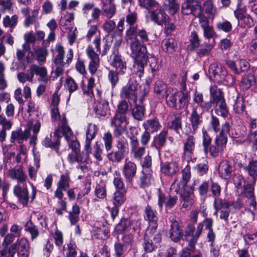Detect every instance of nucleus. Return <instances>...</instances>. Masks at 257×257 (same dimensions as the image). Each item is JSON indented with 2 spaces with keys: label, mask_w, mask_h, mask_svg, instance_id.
<instances>
[{
  "label": "nucleus",
  "mask_w": 257,
  "mask_h": 257,
  "mask_svg": "<svg viewBox=\"0 0 257 257\" xmlns=\"http://www.w3.org/2000/svg\"><path fill=\"white\" fill-rule=\"evenodd\" d=\"M193 2L192 0H185L182 5V13L184 15H189L192 14L193 16L197 17V15L199 14L200 9H198V8L200 7V6L196 5H193Z\"/></svg>",
  "instance_id": "26"
},
{
  "label": "nucleus",
  "mask_w": 257,
  "mask_h": 257,
  "mask_svg": "<svg viewBox=\"0 0 257 257\" xmlns=\"http://www.w3.org/2000/svg\"><path fill=\"white\" fill-rule=\"evenodd\" d=\"M97 132V126L94 124H89L86 133L84 146L85 154L80 152L69 153L67 156V161L69 163L72 164L76 162L84 163L88 159L90 154L92 153L91 141L95 137Z\"/></svg>",
  "instance_id": "3"
},
{
  "label": "nucleus",
  "mask_w": 257,
  "mask_h": 257,
  "mask_svg": "<svg viewBox=\"0 0 257 257\" xmlns=\"http://www.w3.org/2000/svg\"><path fill=\"white\" fill-rule=\"evenodd\" d=\"M141 223L138 219H131L128 218H121L116 226V229L119 233L123 232L135 233L140 229Z\"/></svg>",
  "instance_id": "13"
},
{
  "label": "nucleus",
  "mask_w": 257,
  "mask_h": 257,
  "mask_svg": "<svg viewBox=\"0 0 257 257\" xmlns=\"http://www.w3.org/2000/svg\"><path fill=\"white\" fill-rule=\"evenodd\" d=\"M188 94L187 93H183L180 96L179 93L175 91L172 93H167L165 98L166 103L169 107H173L175 109H180L187 106L188 104Z\"/></svg>",
  "instance_id": "9"
},
{
  "label": "nucleus",
  "mask_w": 257,
  "mask_h": 257,
  "mask_svg": "<svg viewBox=\"0 0 257 257\" xmlns=\"http://www.w3.org/2000/svg\"><path fill=\"white\" fill-rule=\"evenodd\" d=\"M177 44L174 39L171 38L164 40L162 42V48L165 52L168 53H174Z\"/></svg>",
  "instance_id": "38"
},
{
  "label": "nucleus",
  "mask_w": 257,
  "mask_h": 257,
  "mask_svg": "<svg viewBox=\"0 0 257 257\" xmlns=\"http://www.w3.org/2000/svg\"><path fill=\"white\" fill-rule=\"evenodd\" d=\"M127 246L120 242L119 240L114 244V250L115 257H122L126 250Z\"/></svg>",
  "instance_id": "55"
},
{
  "label": "nucleus",
  "mask_w": 257,
  "mask_h": 257,
  "mask_svg": "<svg viewBox=\"0 0 257 257\" xmlns=\"http://www.w3.org/2000/svg\"><path fill=\"white\" fill-rule=\"evenodd\" d=\"M189 41L190 44L187 46V49L190 52L194 51L200 46L198 35L194 31L191 33Z\"/></svg>",
  "instance_id": "44"
},
{
  "label": "nucleus",
  "mask_w": 257,
  "mask_h": 257,
  "mask_svg": "<svg viewBox=\"0 0 257 257\" xmlns=\"http://www.w3.org/2000/svg\"><path fill=\"white\" fill-rule=\"evenodd\" d=\"M174 118L168 123V127L173 130L175 132L180 134V130L182 128V118L178 114L174 115Z\"/></svg>",
  "instance_id": "42"
},
{
  "label": "nucleus",
  "mask_w": 257,
  "mask_h": 257,
  "mask_svg": "<svg viewBox=\"0 0 257 257\" xmlns=\"http://www.w3.org/2000/svg\"><path fill=\"white\" fill-rule=\"evenodd\" d=\"M61 127L63 132V136L65 137L69 148L72 150L73 152L77 153L80 152V145L79 142L76 140V137L74 136L71 129L68 125L67 121L65 116L61 119Z\"/></svg>",
  "instance_id": "11"
},
{
  "label": "nucleus",
  "mask_w": 257,
  "mask_h": 257,
  "mask_svg": "<svg viewBox=\"0 0 257 257\" xmlns=\"http://www.w3.org/2000/svg\"><path fill=\"white\" fill-rule=\"evenodd\" d=\"M167 135L168 131L163 130L155 138L154 146L157 150L160 151L165 146Z\"/></svg>",
  "instance_id": "39"
},
{
  "label": "nucleus",
  "mask_w": 257,
  "mask_h": 257,
  "mask_svg": "<svg viewBox=\"0 0 257 257\" xmlns=\"http://www.w3.org/2000/svg\"><path fill=\"white\" fill-rule=\"evenodd\" d=\"M215 104V111L218 114L224 117H226L228 114V110L225 103V99L214 103Z\"/></svg>",
  "instance_id": "45"
},
{
  "label": "nucleus",
  "mask_w": 257,
  "mask_h": 257,
  "mask_svg": "<svg viewBox=\"0 0 257 257\" xmlns=\"http://www.w3.org/2000/svg\"><path fill=\"white\" fill-rule=\"evenodd\" d=\"M106 151H109L112 149V136L110 133L107 132L104 134L102 138Z\"/></svg>",
  "instance_id": "63"
},
{
  "label": "nucleus",
  "mask_w": 257,
  "mask_h": 257,
  "mask_svg": "<svg viewBox=\"0 0 257 257\" xmlns=\"http://www.w3.org/2000/svg\"><path fill=\"white\" fill-rule=\"evenodd\" d=\"M34 52L37 56V60L39 62H45L46 56L48 55V51L46 48L35 49Z\"/></svg>",
  "instance_id": "57"
},
{
  "label": "nucleus",
  "mask_w": 257,
  "mask_h": 257,
  "mask_svg": "<svg viewBox=\"0 0 257 257\" xmlns=\"http://www.w3.org/2000/svg\"><path fill=\"white\" fill-rule=\"evenodd\" d=\"M65 81V86L68 90L70 94H71L72 92H74L78 89V86L77 84L72 77H69L67 78Z\"/></svg>",
  "instance_id": "64"
},
{
  "label": "nucleus",
  "mask_w": 257,
  "mask_h": 257,
  "mask_svg": "<svg viewBox=\"0 0 257 257\" xmlns=\"http://www.w3.org/2000/svg\"><path fill=\"white\" fill-rule=\"evenodd\" d=\"M149 235L146 233L144 237L143 247L144 250L147 252H151L155 249L156 246L149 238Z\"/></svg>",
  "instance_id": "53"
},
{
  "label": "nucleus",
  "mask_w": 257,
  "mask_h": 257,
  "mask_svg": "<svg viewBox=\"0 0 257 257\" xmlns=\"http://www.w3.org/2000/svg\"><path fill=\"white\" fill-rule=\"evenodd\" d=\"M184 191L180 193V201L182 203V207L185 208L190 207L194 203V194L193 191H187L184 188Z\"/></svg>",
  "instance_id": "30"
},
{
  "label": "nucleus",
  "mask_w": 257,
  "mask_h": 257,
  "mask_svg": "<svg viewBox=\"0 0 257 257\" xmlns=\"http://www.w3.org/2000/svg\"><path fill=\"white\" fill-rule=\"evenodd\" d=\"M130 140L131 152L133 158L136 160H140L145 153V147H140L139 140L135 136L130 137Z\"/></svg>",
  "instance_id": "18"
},
{
  "label": "nucleus",
  "mask_w": 257,
  "mask_h": 257,
  "mask_svg": "<svg viewBox=\"0 0 257 257\" xmlns=\"http://www.w3.org/2000/svg\"><path fill=\"white\" fill-rule=\"evenodd\" d=\"M64 55H56L54 59V62L56 67L55 73L57 77L62 74L64 71L63 66L65 63L64 61Z\"/></svg>",
  "instance_id": "43"
},
{
  "label": "nucleus",
  "mask_w": 257,
  "mask_h": 257,
  "mask_svg": "<svg viewBox=\"0 0 257 257\" xmlns=\"http://www.w3.org/2000/svg\"><path fill=\"white\" fill-rule=\"evenodd\" d=\"M210 97L209 102H211V108L214 103L220 101L224 99L223 93L220 88H218L216 85L211 86L210 87Z\"/></svg>",
  "instance_id": "34"
},
{
  "label": "nucleus",
  "mask_w": 257,
  "mask_h": 257,
  "mask_svg": "<svg viewBox=\"0 0 257 257\" xmlns=\"http://www.w3.org/2000/svg\"><path fill=\"white\" fill-rule=\"evenodd\" d=\"M128 103L125 99L120 101L117 104L115 113L125 115L128 109Z\"/></svg>",
  "instance_id": "54"
},
{
  "label": "nucleus",
  "mask_w": 257,
  "mask_h": 257,
  "mask_svg": "<svg viewBox=\"0 0 257 257\" xmlns=\"http://www.w3.org/2000/svg\"><path fill=\"white\" fill-rule=\"evenodd\" d=\"M179 170L178 164L176 162L165 163L161 165V171L167 176H172Z\"/></svg>",
  "instance_id": "31"
},
{
  "label": "nucleus",
  "mask_w": 257,
  "mask_h": 257,
  "mask_svg": "<svg viewBox=\"0 0 257 257\" xmlns=\"http://www.w3.org/2000/svg\"><path fill=\"white\" fill-rule=\"evenodd\" d=\"M70 178L68 174L66 173L61 175L57 182V187L66 191L70 187Z\"/></svg>",
  "instance_id": "48"
},
{
  "label": "nucleus",
  "mask_w": 257,
  "mask_h": 257,
  "mask_svg": "<svg viewBox=\"0 0 257 257\" xmlns=\"http://www.w3.org/2000/svg\"><path fill=\"white\" fill-rule=\"evenodd\" d=\"M170 238L174 242H178L183 236L182 226L178 222L175 221L171 225L169 231Z\"/></svg>",
  "instance_id": "24"
},
{
  "label": "nucleus",
  "mask_w": 257,
  "mask_h": 257,
  "mask_svg": "<svg viewBox=\"0 0 257 257\" xmlns=\"http://www.w3.org/2000/svg\"><path fill=\"white\" fill-rule=\"evenodd\" d=\"M244 170L248 173L249 182L255 184L257 180V160H250Z\"/></svg>",
  "instance_id": "25"
},
{
  "label": "nucleus",
  "mask_w": 257,
  "mask_h": 257,
  "mask_svg": "<svg viewBox=\"0 0 257 257\" xmlns=\"http://www.w3.org/2000/svg\"><path fill=\"white\" fill-rule=\"evenodd\" d=\"M18 22V17L16 15H14L10 17L7 15L4 17L3 20V24L5 28H10L11 32L17 26Z\"/></svg>",
  "instance_id": "40"
},
{
  "label": "nucleus",
  "mask_w": 257,
  "mask_h": 257,
  "mask_svg": "<svg viewBox=\"0 0 257 257\" xmlns=\"http://www.w3.org/2000/svg\"><path fill=\"white\" fill-rule=\"evenodd\" d=\"M216 27L218 31H222L226 33L231 31L232 29L231 23L227 21H223L217 23Z\"/></svg>",
  "instance_id": "62"
},
{
  "label": "nucleus",
  "mask_w": 257,
  "mask_h": 257,
  "mask_svg": "<svg viewBox=\"0 0 257 257\" xmlns=\"http://www.w3.org/2000/svg\"><path fill=\"white\" fill-rule=\"evenodd\" d=\"M233 106V110L235 113L238 114L242 113L245 109V105L243 98L239 97H237Z\"/></svg>",
  "instance_id": "59"
},
{
  "label": "nucleus",
  "mask_w": 257,
  "mask_h": 257,
  "mask_svg": "<svg viewBox=\"0 0 257 257\" xmlns=\"http://www.w3.org/2000/svg\"><path fill=\"white\" fill-rule=\"evenodd\" d=\"M137 36L140 39L134 41L131 44L132 55L134 59V72L139 77H141L144 72V67L147 64L148 56L146 47L142 43L149 41V37L147 31L144 29H137Z\"/></svg>",
  "instance_id": "2"
},
{
  "label": "nucleus",
  "mask_w": 257,
  "mask_h": 257,
  "mask_svg": "<svg viewBox=\"0 0 257 257\" xmlns=\"http://www.w3.org/2000/svg\"><path fill=\"white\" fill-rule=\"evenodd\" d=\"M231 206V202L219 198H215L213 202V207L216 210L215 215L217 214L218 211L223 209H227Z\"/></svg>",
  "instance_id": "46"
},
{
  "label": "nucleus",
  "mask_w": 257,
  "mask_h": 257,
  "mask_svg": "<svg viewBox=\"0 0 257 257\" xmlns=\"http://www.w3.org/2000/svg\"><path fill=\"white\" fill-rule=\"evenodd\" d=\"M102 4V15L107 19H111L115 14L116 6L112 2H108L107 0H101Z\"/></svg>",
  "instance_id": "28"
},
{
  "label": "nucleus",
  "mask_w": 257,
  "mask_h": 257,
  "mask_svg": "<svg viewBox=\"0 0 257 257\" xmlns=\"http://www.w3.org/2000/svg\"><path fill=\"white\" fill-rule=\"evenodd\" d=\"M31 70L33 72V75L35 74L40 77V80L43 82L47 83L49 80L47 70L44 67L39 66L36 64L31 65Z\"/></svg>",
  "instance_id": "33"
},
{
  "label": "nucleus",
  "mask_w": 257,
  "mask_h": 257,
  "mask_svg": "<svg viewBox=\"0 0 257 257\" xmlns=\"http://www.w3.org/2000/svg\"><path fill=\"white\" fill-rule=\"evenodd\" d=\"M126 121V115H120L115 113L110 122L111 126L113 128V134L115 138H119L125 132L126 126L122 124Z\"/></svg>",
  "instance_id": "15"
},
{
  "label": "nucleus",
  "mask_w": 257,
  "mask_h": 257,
  "mask_svg": "<svg viewBox=\"0 0 257 257\" xmlns=\"http://www.w3.org/2000/svg\"><path fill=\"white\" fill-rule=\"evenodd\" d=\"M24 227L25 231L31 234L32 240L37 238L39 235L40 233L38 228L33 223L31 219L26 223Z\"/></svg>",
  "instance_id": "41"
},
{
  "label": "nucleus",
  "mask_w": 257,
  "mask_h": 257,
  "mask_svg": "<svg viewBox=\"0 0 257 257\" xmlns=\"http://www.w3.org/2000/svg\"><path fill=\"white\" fill-rule=\"evenodd\" d=\"M215 42L213 40L212 42L204 43L200 48L196 49V53L199 57L208 56L214 47Z\"/></svg>",
  "instance_id": "37"
},
{
  "label": "nucleus",
  "mask_w": 257,
  "mask_h": 257,
  "mask_svg": "<svg viewBox=\"0 0 257 257\" xmlns=\"http://www.w3.org/2000/svg\"><path fill=\"white\" fill-rule=\"evenodd\" d=\"M137 14L135 12L130 13L126 16V22L130 25L126 31L127 36H133L137 32V27L135 26L137 21Z\"/></svg>",
  "instance_id": "32"
},
{
  "label": "nucleus",
  "mask_w": 257,
  "mask_h": 257,
  "mask_svg": "<svg viewBox=\"0 0 257 257\" xmlns=\"http://www.w3.org/2000/svg\"><path fill=\"white\" fill-rule=\"evenodd\" d=\"M137 167L136 163L126 159L122 168V173L126 182L132 183L137 173Z\"/></svg>",
  "instance_id": "17"
},
{
  "label": "nucleus",
  "mask_w": 257,
  "mask_h": 257,
  "mask_svg": "<svg viewBox=\"0 0 257 257\" xmlns=\"http://www.w3.org/2000/svg\"><path fill=\"white\" fill-rule=\"evenodd\" d=\"M150 18L152 21L158 25H162L167 23L169 17L164 10L157 9L150 12Z\"/></svg>",
  "instance_id": "21"
},
{
  "label": "nucleus",
  "mask_w": 257,
  "mask_h": 257,
  "mask_svg": "<svg viewBox=\"0 0 257 257\" xmlns=\"http://www.w3.org/2000/svg\"><path fill=\"white\" fill-rule=\"evenodd\" d=\"M182 180L180 184L179 185V182H177V180H175L171 185V189H174L176 192H178L180 190L181 186L182 188H185L190 179L191 171L190 167L189 165H187L182 171Z\"/></svg>",
  "instance_id": "20"
},
{
  "label": "nucleus",
  "mask_w": 257,
  "mask_h": 257,
  "mask_svg": "<svg viewBox=\"0 0 257 257\" xmlns=\"http://www.w3.org/2000/svg\"><path fill=\"white\" fill-rule=\"evenodd\" d=\"M183 146L184 153L185 155H190L193 153L195 146V138L194 135L188 134Z\"/></svg>",
  "instance_id": "36"
},
{
  "label": "nucleus",
  "mask_w": 257,
  "mask_h": 257,
  "mask_svg": "<svg viewBox=\"0 0 257 257\" xmlns=\"http://www.w3.org/2000/svg\"><path fill=\"white\" fill-rule=\"evenodd\" d=\"M255 184L252 182H249L248 184L244 185L242 195L246 198L255 196L254 194V186Z\"/></svg>",
  "instance_id": "58"
},
{
  "label": "nucleus",
  "mask_w": 257,
  "mask_h": 257,
  "mask_svg": "<svg viewBox=\"0 0 257 257\" xmlns=\"http://www.w3.org/2000/svg\"><path fill=\"white\" fill-rule=\"evenodd\" d=\"M143 126L146 131H149L150 133L157 132L161 126L158 119L156 117L145 121L144 122Z\"/></svg>",
  "instance_id": "35"
},
{
  "label": "nucleus",
  "mask_w": 257,
  "mask_h": 257,
  "mask_svg": "<svg viewBox=\"0 0 257 257\" xmlns=\"http://www.w3.org/2000/svg\"><path fill=\"white\" fill-rule=\"evenodd\" d=\"M203 112H199L197 110V107H193L189 117L190 125H186L184 127L186 134L195 135L197 133L203 122Z\"/></svg>",
  "instance_id": "10"
},
{
  "label": "nucleus",
  "mask_w": 257,
  "mask_h": 257,
  "mask_svg": "<svg viewBox=\"0 0 257 257\" xmlns=\"http://www.w3.org/2000/svg\"><path fill=\"white\" fill-rule=\"evenodd\" d=\"M121 98L127 99L130 104L137 102L138 99V85L136 82L128 83L123 86L120 92Z\"/></svg>",
  "instance_id": "14"
},
{
  "label": "nucleus",
  "mask_w": 257,
  "mask_h": 257,
  "mask_svg": "<svg viewBox=\"0 0 257 257\" xmlns=\"http://www.w3.org/2000/svg\"><path fill=\"white\" fill-rule=\"evenodd\" d=\"M121 40L118 39L115 41L112 50V54L110 56V64L118 71L120 74L123 75L126 70V62L121 59L119 54L118 49L121 44Z\"/></svg>",
  "instance_id": "8"
},
{
  "label": "nucleus",
  "mask_w": 257,
  "mask_h": 257,
  "mask_svg": "<svg viewBox=\"0 0 257 257\" xmlns=\"http://www.w3.org/2000/svg\"><path fill=\"white\" fill-rule=\"evenodd\" d=\"M194 224L189 223L186 228L185 232V239L188 242V245L190 249L195 247V245L197 243L198 238L202 233L203 224L202 223H199L195 230Z\"/></svg>",
  "instance_id": "12"
},
{
  "label": "nucleus",
  "mask_w": 257,
  "mask_h": 257,
  "mask_svg": "<svg viewBox=\"0 0 257 257\" xmlns=\"http://www.w3.org/2000/svg\"><path fill=\"white\" fill-rule=\"evenodd\" d=\"M97 92L99 99L95 103L94 111L99 118L104 117L110 114L109 100L111 99L113 93L109 91L102 93L98 89Z\"/></svg>",
  "instance_id": "6"
},
{
  "label": "nucleus",
  "mask_w": 257,
  "mask_h": 257,
  "mask_svg": "<svg viewBox=\"0 0 257 257\" xmlns=\"http://www.w3.org/2000/svg\"><path fill=\"white\" fill-rule=\"evenodd\" d=\"M218 173L220 176L224 179H227L232 171L231 163L227 160L222 161L218 166Z\"/></svg>",
  "instance_id": "27"
},
{
  "label": "nucleus",
  "mask_w": 257,
  "mask_h": 257,
  "mask_svg": "<svg viewBox=\"0 0 257 257\" xmlns=\"http://www.w3.org/2000/svg\"><path fill=\"white\" fill-rule=\"evenodd\" d=\"M193 101L195 103L197 104L198 106L200 107L202 111H209L211 109V102L205 101L204 100L203 95L202 93L198 92L196 91L193 94Z\"/></svg>",
  "instance_id": "23"
},
{
  "label": "nucleus",
  "mask_w": 257,
  "mask_h": 257,
  "mask_svg": "<svg viewBox=\"0 0 257 257\" xmlns=\"http://www.w3.org/2000/svg\"><path fill=\"white\" fill-rule=\"evenodd\" d=\"M17 78L20 82L23 83L27 81L32 82L33 81L34 75L33 72L31 70V66L28 70V72L27 73L24 72L19 73L17 74Z\"/></svg>",
  "instance_id": "50"
},
{
  "label": "nucleus",
  "mask_w": 257,
  "mask_h": 257,
  "mask_svg": "<svg viewBox=\"0 0 257 257\" xmlns=\"http://www.w3.org/2000/svg\"><path fill=\"white\" fill-rule=\"evenodd\" d=\"M125 190L116 191L113 194L112 202L114 205L120 206L124 201Z\"/></svg>",
  "instance_id": "51"
},
{
  "label": "nucleus",
  "mask_w": 257,
  "mask_h": 257,
  "mask_svg": "<svg viewBox=\"0 0 257 257\" xmlns=\"http://www.w3.org/2000/svg\"><path fill=\"white\" fill-rule=\"evenodd\" d=\"M246 140L251 144L252 150L257 152V130L249 131L246 137Z\"/></svg>",
  "instance_id": "52"
},
{
  "label": "nucleus",
  "mask_w": 257,
  "mask_h": 257,
  "mask_svg": "<svg viewBox=\"0 0 257 257\" xmlns=\"http://www.w3.org/2000/svg\"><path fill=\"white\" fill-rule=\"evenodd\" d=\"M255 82L254 76L251 75H247L242 78L240 86L243 89H248Z\"/></svg>",
  "instance_id": "56"
},
{
  "label": "nucleus",
  "mask_w": 257,
  "mask_h": 257,
  "mask_svg": "<svg viewBox=\"0 0 257 257\" xmlns=\"http://www.w3.org/2000/svg\"><path fill=\"white\" fill-rule=\"evenodd\" d=\"M8 176L12 180L17 181V184L14 186L13 193L18 198L19 202L24 206H27L29 201L32 202L36 198L37 189L33 184H31L32 192L29 195L26 184L27 176L22 166L18 165L11 168L8 171Z\"/></svg>",
  "instance_id": "1"
},
{
  "label": "nucleus",
  "mask_w": 257,
  "mask_h": 257,
  "mask_svg": "<svg viewBox=\"0 0 257 257\" xmlns=\"http://www.w3.org/2000/svg\"><path fill=\"white\" fill-rule=\"evenodd\" d=\"M145 218L153 225L152 227L156 229L158 226V220L157 211L151 206L148 205L145 209Z\"/></svg>",
  "instance_id": "29"
},
{
  "label": "nucleus",
  "mask_w": 257,
  "mask_h": 257,
  "mask_svg": "<svg viewBox=\"0 0 257 257\" xmlns=\"http://www.w3.org/2000/svg\"><path fill=\"white\" fill-rule=\"evenodd\" d=\"M168 88L166 83L161 80L155 81L154 86V92L159 99H164L168 93Z\"/></svg>",
  "instance_id": "22"
},
{
  "label": "nucleus",
  "mask_w": 257,
  "mask_h": 257,
  "mask_svg": "<svg viewBox=\"0 0 257 257\" xmlns=\"http://www.w3.org/2000/svg\"><path fill=\"white\" fill-rule=\"evenodd\" d=\"M113 183L117 191H122L124 189L123 181L119 173H115Z\"/></svg>",
  "instance_id": "61"
},
{
  "label": "nucleus",
  "mask_w": 257,
  "mask_h": 257,
  "mask_svg": "<svg viewBox=\"0 0 257 257\" xmlns=\"http://www.w3.org/2000/svg\"><path fill=\"white\" fill-rule=\"evenodd\" d=\"M94 78L90 77L88 80L87 85L85 86L83 81L81 82V87L84 94H86L89 96L93 95V88L94 86Z\"/></svg>",
  "instance_id": "49"
},
{
  "label": "nucleus",
  "mask_w": 257,
  "mask_h": 257,
  "mask_svg": "<svg viewBox=\"0 0 257 257\" xmlns=\"http://www.w3.org/2000/svg\"><path fill=\"white\" fill-rule=\"evenodd\" d=\"M118 74V71L116 70H110L108 72L107 78L112 88H114L119 81Z\"/></svg>",
  "instance_id": "60"
},
{
  "label": "nucleus",
  "mask_w": 257,
  "mask_h": 257,
  "mask_svg": "<svg viewBox=\"0 0 257 257\" xmlns=\"http://www.w3.org/2000/svg\"><path fill=\"white\" fill-rule=\"evenodd\" d=\"M209 74L210 78L218 84L226 85H232L235 82V79L227 74L225 67L221 64L214 63L211 64L209 68Z\"/></svg>",
  "instance_id": "4"
},
{
  "label": "nucleus",
  "mask_w": 257,
  "mask_h": 257,
  "mask_svg": "<svg viewBox=\"0 0 257 257\" xmlns=\"http://www.w3.org/2000/svg\"><path fill=\"white\" fill-rule=\"evenodd\" d=\"M115 147L116 150H113L107 154L108 159L115 163H120L128 153V144L127 140L123 138H118Z\"/></svg>",
  "instance_id": "7"
},
{
  "label": "nucleus",
  "mask_w": 257,
  "mask_h": 257,
  "mask_svg": "<svg viewBox=\"0 0 257 257\" xmlns=\"http://www.w3.org/2000/svg\"><path fill=\"white\" fill-rule=\"evenodd\" d=\"M61 128L60 121L59 126L54 133L53 139H52V134H50L49 136H46L42 141V145L45 147L51 148L58 152L60 146L59 139L63 136V132Z\"/></svg>",
  "instance_id": "16"
},
{
  "label": "nucleus",
  "mask_w": 257,
  "mask_h": 257,
  "mask_svg": "<svg viewBox=\"0 0 257 257\" xmlns=\"http://www.w3.org/2000/svg\"><path fill=\"white\" fill-rule=\"evenodd\" d=\"M30 244L25 237L17 239L16 242L12 243L8 249H1L0 256L3 257H14L17 251L22 256H28L29 253Z\"/></svg>",
  "instance_id": "5"
},
{
  "label": "nucleus",
  "mask_w": 257,
  "mask_h": 257,
  "mask_svg": "<svg viewBox=\"0 0 257 257\" xmlns=\"http://www.w3.org/2000/svg\"><path fill=\"white\" fill-rule=\"evenodd\" d=\"M226 144L225 138L221 137L220 138H216L215 140V145L209 146L208 152L210 153V155L212 157H216L225 149Z\"/></svg>",
  "instance_id": "19"
},
{
  "label": "nucleus",
  "mask_w": 257,
  "mask_h": 257,
  "mask_svg": "<svg viewBox=\"0 0 257 257\" xmlns=\"http://www.w3.org/2000/svg\"><path fill=\"white\" fill-rule=\"evenodd\" d=\"M134 103L135 105L132 109L133 117L137 120H142L144 116V107L141 105L137 104V102Z\"/></svg>",
  "instance_id": "47"
}]
</instances>
